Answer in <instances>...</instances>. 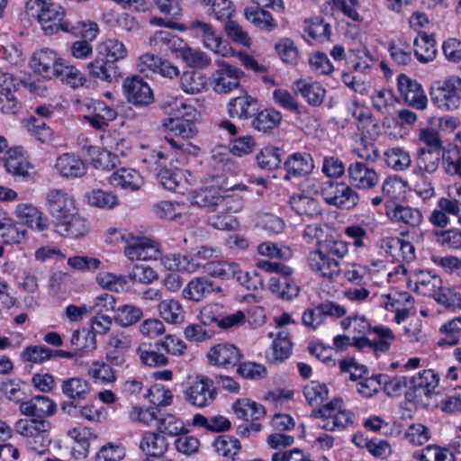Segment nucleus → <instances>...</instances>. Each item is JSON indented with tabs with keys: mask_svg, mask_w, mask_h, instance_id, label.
Wrapping results in <instances>:
<instances>
[{
	"mask_svg": "<svg viewBox=\"0 0 461 461\" xmlns=\"http://www.w3.org/2000/svg\"><path fill=\"white\" fill-rule=\"evenodd\" d=\"M25 8L31 16L37 18L46 35L51 36L60 31L89 40H94L97 35L95 23L77 22L73 24L64 20V8L51 0H26Z\"/></svg>",
	"mask_w": 461,
	"mask_h": 461,
	"instance_id": "f257e3e1",
	"label": "nucleus"
},
{
	"mask_svg": "<svg viewBox=\"0 0 461 461\" xmlns=\"http://www.w3.org/2000/svg\"><path fill=\"white\" fill-rule=\"evenodd\" d=\"M257 266L263 271L279 275L269 279L268 287L272 294L284 300H291L298 295L299 286L291 278L293 269L283 261H258Z\"/></svg>",
	"mask_w": 461,
	"mask_h": 461,
	"instance_id": "f03ea898",
	"label": "nucleus"
},
{
	"mask_svg": "<svg viewBox=\"0 0 461 461\" xmlns=\"http://www.w3.org/2000/svg\"><path fill=\"white\" fill-rule=\"evenodd\" d=\"M342 399L334 398L330 402L314 408L310 417L318 419L317 427L329 431L343 429L353 423V414L342 409Z\"/></svg>",
	"mask_w": 461,
	"mask_h": 461,
	"instance_id": "7ed1b4c3",
	"label": "nucleus"
},
{
	"mask_svg": "<svg viewBox=\"0 0 461 461\" xmlns=\"http://www.w3.org/2000/svg\"><path fill=\"white\" fill-rule=\"evenodd\" d=\"M196 110L190 104L176 101L166 127L182 140L191 139L197 133L194 121Z\"/></svg>",
	"mask_w": 461,
	"mask_h": 461,
	"instance_id": "20e7f679",
	"label": "nucleus"
},
{
	"mask_svg": "<svg viewBox=\"0 0 461 461\" xmlns=\"http://www.w3.org/2000/svg\"><path fill=\"white\" fill-rule=\"evenodd\" d=\"M431 102L443 111H453L461 104V78L452 76L442 82H436L430 88Z\"/></svg>",
	"mask_w": 461,
	"mask_h": 461,
	"instance_id": "39448f33",
	"label": "nucleus"
},
{
	"mask_svg": "<svg viewBox=\"0 0 461 461\" xmlns=\"http://www.w3.org/2000/svg\"><path fill=\"white\" fill-rule=\"evenodd\" d=\"M320 194L328 204L341 209H352L359 201L358 194L344 182L326 181L321 185Z\"/></svg>",
	"mask_w": 461,
	"mask_h": 461,
	"instance_id": "423d86ee",
	"label": "nucleus"
},
{
	"mask_svg": "<svg viewBox=\"0 0 461 461\" xmlns=\"http://www.w3.org/2000/svg\"><path fill=\"white\" fill-rule=\"evenodd\" d=\"M185 399L197 408H204L213 402L217 395L214 381L205 375H198L190 381L184 391Z\"/></svg>",
	"mask_w": 461,
	"mask_h": 461,
	"instance_id": "0eeeda50",
	"label": "nucleus"
},
{
	"mask_svg": "<svg viewBox=\"0 0 461 461\" xmlns=\"http://www.w3.org/2000/svg\"><path fill=\"white\" fill-rule=\"evenodd\" d=\"M217 69L211 75L212 89L217 94H228L240 85V78L244 76L240 68L223 61L216 60Z\"/></svg>",
	"mask_w": 461,
	"mask_h": 461,
	"instance_id": "6e6552de",
	"label": "nucleus"
},
{
	"mask_svg": "<svg viewBox=\"0 0 461 461\" xmlns=\"http://www.w3.org/2000/svg\"><path fill=\"white\" fill-rule=\"evenodd\" d=\"M122 87L127 102L136 107H147L154 102L152 89L140 76L127 77Z\"/></svg>",
	"mask_w": 461,
	"mask_h": 461,
	"instance_id": "1a4fd4ad",
	"label": "nucleus"
},
{
	"mask_svg": "<svg viewBox=\"0 0 461 461\" xmlns=\"http://www.w3.org/2000/svg\"><path fill=\"white\" fill-rule=\"evenodd\" d=\"M126 257L128 259H168L164 257L160 243L145 236L129 240Z\"/></svg>",
	"mask_w": 461,
	"mask_h": 461,
	"instance_id": "9d476101",
	"label": "nucleus"
},
{
	"mask_svg": "<svg viewBox=\"0 0 461 461\" xmlns=\"http://www.w3.org/2000/svg\"><path fill=\"white\" fill-rule=\"evenodd\" d=\"M381 305L387 311L395 312L394 321L400 324L410 315L414 307V298L408 292L392 290L387 294H382Z\"/></svg>",
	"mask_w": 461,
	"mask_h": 461,
	"instance_id": "9b49d317",
	"label": "nucleus"
},
{
	"mask_svg": "<svg viewBox=\"0 0 461 461\" xmlns=\"http://www.w3.org/2000/svg\"><path fill=\"white\" fill-rule=\"evenodd\" d=\"M45 204L57 221L77 210L73 196L64 189H50L46 194Z\"/></svg>",
	"mask_w": 461,
	"mask_h": 461,
	"instance_id": "f8f14e48",
	"label": "nucleus"
},
{
	"mask_svg": "<svg viewBox=\"0 0 461 461\" xmlns=\"http://www.w3.org/2000/svg\"><path fill=\"white\" fill-rule=\"evenodd\" d=\"M397 87L401 96L411 107L423 110L427 107L428 98L421 87V85L416 80H412L404 74H401L397 78Z\"/></svg>",
	"mask_w": 461,
	"mask_h": 461,
	"instance_id": "ddd939ff",
	"label": "nucleus"
},
{
	"mask_svg": "<svg viewBox=\"0 0 461 461\" xmlns=\"http://www.w3.org/2000/svg\"><path fill=\"white\" fill-rule=\"evenodd\" d=\"M62 61L63 59L58 57L56 51L50 49H42L34 52L30 65L35 73L44 78L52 79Z\"/></svg>",
	"mask_w": 461,
	"mask_h": 461,
	"instance_id": "4468645a",
	"label": "nucleus"
},
{
	"mask_svg": "<svg viewBox=\"0 0 461 461\" xmlns=\"http://www.w3.org/2000/svg\"><path fill=\"white\" fill-rule=\"evenodd\" d=\"M209 362L214 366L230 368L235 366L242 358L240 348L231 343H219L207 353Z\"/></svg>",
	"mask_w": 461,
	"mask_h": 461,
	"instance_id": "2eb2a0df",
	"label": "nucleus"
},
{
	"mask_svg": "<svg viewBox=\"0 0 461 461\" xmlns=\"http://www.w3.org/2000/svg\"><path fill=\"white\" fill-rule=\"evenodd\" d=\"M87 68L91 77L107 83L118 82L122 77L118 64L100 54L98 50L96 58L87 65Z\"/></svg>",
	"mask_w": 461,
	"mask_h": 461,
	"instance_id": "dca6fc26",
	"label": "nucleus"
},
{
	"mask_svg": "<svg viewBox=\"0 0 461 461\" xmlns=\"http://www.w3.org/2000/svg\"><path fill=\"white\" fill-rule=\"evenodd\" d=\"M285 180L303 177L312 173L314 162L312 155L306 152H296L290 155L284 163Z\"/></svg>",
	"mask_w": 461,
	"mask_h": 461,
	"instance_id": "f3484780",
	"label": "nucleus"
},
{
	"mask_svg": "<svg viewBox=\"0 0 461 461\" xmlns=\"http://www.w3.org/2000/svg\"><path fill=\"white\" fill-rule=\"evenodd\" d=\"M21 147L11 149L7 151L8 157L5 162L6 171L22 181H28L33 178V167L22 153Z\"/></svg>",
	"mask_w": 461,
	"mask_h": 461,
	"instance_id": "a211bd4d",
	"label": "nucleus"
},
{
	"mask_svg": "<svg viewBox=\"0 0 461 461\" xmlns=\"http://www.w3.org/2000/svg\"><path fill=\"white\" fill-rule=\"evenodd\" d=\"M351 185L358 189H370L379 182L375 170L364 162L351 163L348 168Z\"/></svg>",
	"mask_w": 461,
	"mask_h": 461,
	"instance_id": "6ab92c4d",
	"label": "nucleus"
},
{
	"mask_svg": "<svg viewBox=\"0 0 461 461\" xmlns=\"http://www.w3.org/2000/svg\"><path fill=\"white\" fill-rule=\"evenodd\" d=\"M260 109V104L256 97L249 95L247 92L243 95L231 98L228 104V114L231 118L240 120L252 119Z\"/></svg>",
	"mask_w": 461,
	"mask_h": 461,
	"instance_id": "aec40b11",
	"label": "nucleus"
},
{
	"mask_svg": "<svg viewBox=\"0 0 461 461\" xmlns=\"http://www.w3.org/2000/svg\"><path fill=\"white\" fill-rule=\"evenodd\" d=\"M149 44L161 54L168 55L171 53L176 57H179L187 43L177 35L165 31H158L150 37Z\"/></svg>",
	"mask_w": 461,
	"mask_h": 461,
	"instance_id": "412c9836",
	"label": "nucleus"
},
{
	"mask_svg": "<svg viewBox=\"0 0 461 461\" xmlns=\"http://www.w3.org/2000/svg\"><path fill=\"white\" fill-rule=\"evenodd\" d=\"M441 155V151L429 150L424 147H420L414 159L413 173L420 177H426V176L436 173L438 170L440 161H442Z\"/></svg>",
	"mask_w": 461,
	"mask_h": 461,
	"instance_id": "4be33fe9",
	"label": "nucleus"
},
{
	"mask_svg": "<svg viewBox=\"0 0 461 461\" xmlns=\"http://www.w3.org/2000/svg\"><path fill=\"white\" fill-rule=\"evenodd\" d=\"M131 346V339L123 333L113 334L106 348L105 359L115 366L126 362V353Z\"/></svg>",
	"mask_w": 461,
	"mask_h": 461,
	"instance_id": "5701e85b",
	"label": "nucleus"
},
{
	"mask_svg": "<svg viewBox=\"0 0 461 461\" xmlns=\"http://www.w3.org/2000/svg\"><path fill=\"white\" fill-rule=\"evenodd\" d=\"M89 230V225L77 210L57 221V231L64 237L78 239L85 236Z\"/></svg>",
	"mask_w": 461,
	"mask_h": 461,
	"instance_id": "b1692460",
	"label": "nucleus"
},
{
	"mask_svg": "<svg viewBox=\"0 0 461 461\" xmlns=\"http://www.w3.org/2000/svg\"><path fill=\"white\" fill-rule=\"evenodd\" d=\"M56 409V403L45 395H36L29 401L23 402L20 405V411L23 415L34 419H45L51 416L55 413Z\"/></svg>",
	"mask_w": 461,
	"mask_h": 461,
	"instance_id": "393cba45",
	"label": "nucleus"
},
{
	"mask_svg": "<svg viewBox=\"0 0 461 461\" xmlns=\"http://www.w3.org/2000/svg\"><path fill=\"white\" fill-rule=\"evenodd\" d=\"M152 158L157 164V178L159 184L169 191H176L181 178V173L167 167V158L162 151H155Z\"/></svg>",
	"mask_w": 461,
	"mask_h": 461,
	"instance_id": "a878e982",
	"label": "nucleus"
},
{
	"mask_svg": "<svg viewBox=\"0 0 461 461\" xmlns=\"http://www.w3.org/2000/svg\"><path fill=\"white\" fill-rule=\"evenodd\" d=\"M231 410L234 415L241 420L249 422L259 420L266 416V408L250 399L240 398L233 402Z\"/></svg>",
	"mask_w": 461,
	"mask_h": 461,
	"instance_id": "bb28decb",
	"label": "nucleus"
},
{
	"mask_svg": "<svg viewBox=\"0 0 461 461\" xmlns=\"http://www.w3.org/2000/svg\"><path fill=\"white\" fill-rule=\"evenodd\" d=\"M58 172L64 177H81L86 175L87 166L74 154L64 153L58 157L55 164Z\"/></svg>",
	"mask_w": 461,
	"mask_h": 461,
	"instance_id": "cd10ccee",
	"label": "nucleus"
},
{
	"mask_svg": "<svg viewBox=\"0 0 461 461\" xmlns=\"http://www.w3.org/2000/svg\"><path fill=\"white\" fill-rule=\"evenodd\" d=\"M61 410L73 418H82L91 422H102L105 420L104 409L93 404L80 406L77 402H64Z\"/></svg>",
	"mask_w": 461,
	"mask_h": 461,
	"instance_id": "c85d7f7f",
	"label": "nucleus"
},
{
	"mask_svg": "<svg viewBox=\"0 0 461 461\" xmlns=\"http://www.w3.org/2000/svg\"><path fill=\"white\" fill-rule=\"evenodd\" d=\"M117 117V112L104 101H95L93 113L84 119L95 130H104Z\"/></svg>",
	"mask_w": 461,
	"mask_h": 461,
	"instance_id": "c756f323",
	"label": "nucleus"
},
{
	"mask_svg": "<svg viewBox=\"0 0 461 461\" xmlns=\"http://www.w3.org/2000/svg\"><path fill=\"white\" fill-rule=\"evenodd\" d=\"M16 216L31 229L42 231L49 225L48 218L31 203H20L15 208Z\"/></svg>",
	"mask_w": 461,
	"mask_h": 461,
	"instance_id": "7c9ffc66",
	"label": "nucleus"
},
{
	"mask_svg": "<svg viewBox=\"0 0 461 461\" xmlns=\"http://www.w3.org/2000/svg\"><path fill=\"white\" fill-rule=\"evenodd\" d=\"M110 183L123 190L134 192L142 186L143 178L137 170L122 167L112 174Z\"/></svg>",
	"mask_w": 461,
	"mask_h": 461,
	"instance_id": "2f4dec72",
	"label": "nucleus"
},
{
	"mask_svg": "<svg viewBox=\"0 0 461 461\" xmlns=\"http://www.w3.org/2000/svg\"><path fill=\"white\" fill-rule=\"evenodd\" d=\"M222 193V189L219 186H205L191 191L189 200L192 204L199 207L216 206L224 199Z\"/></svg>",
	"mask_w": 461,
	"mask_h": 461,
	"instance_id": "473e14b6",
	"label": "nucleus"
},
{
	"mask_svg": "<svg viewBox=\"0 0 461 461\" xmlns=\"http://www.w3.org/2000/svg\"><path fill=\"white\" fill-rule=\"evenodd\" d=\"M439 383L438 375L432 369L419 372L410 379V387L420 395H431Z\"/></svg>",
	"mask_w": 461,
	"mask_h": 461,
	"instance_id": "72a5a7b5",
	"label": "nucleus"
},
{
	"mask_svg": "<svg viewBox=\"0 0 461 461\" xmlns=\"http://www.w3.org/2000/svg\"><path fill=\"white\" fill-rule=\"evenodd\" d=\"M289 204L293 211L303 218L313 219L321 214L320 203L316 199L304 194L291 196Z\"/></svg>",
	"mask_w": 461,
	"mask_h": 461,
	"instance_id": "f704fd0d",
	"label": "nucleus"
},
{
	"mask_svg": "<svg viewBox=\"0 0 461 461\" xmlns=\"http://www.w3.org/2000/svg\"><path fill=\"white\" fill-rule=\"evenodd\" d=\"M294 89L312 106H320L325 97L326 90L318 82H308L299 79L294 83Z\"/></svg>",
	"mask_w": 461,
	"mask_h": 461,
	"instance_id": "c9c22d12",
	"label": "nucleus"
},
{
	"mask_svg": "<svg viewBox=\"0 0 461 461\" xmlns=\"http://www.w3.org/2000/svg\"><path fill=\"white\" fill-rule=\"evenodd\" d=\"M167 441L160 433L146 431L140 442V450L147 456L159 457L167 450Z\"/></svg>",
	"mask_w": 461,
	"mask_h": 461,
	"instance_id": "e433bc0d",
	"label": "nucleus"
},
{
	"mask_svg": "<svg viewBox=\"0 0 461 461\" xmlns=\"http://www.w3.org/2000/svg\"><path fill=\"white\" fill-rule=\"evenodd\" d=\"M244 15L249 23L261 31L270 32L278 27V23L273 15L262 8L248 6L244 10Z\"/></svg>",
	"mask_w": 461,
	"mask_h": 461,
	"instance_id": "4c0bfd02",
	"label": "nucleus"
},
{
	"mask_svg": "<svg viewBox=\"0 0 461 461\" xmlns=\"http://www.w3.org/2000/svg\"><path fill=\"white\" fill-rule=\"evenodd\" d=\"M206 14L215 20L225 22L232 18L235 6L231 0H200Z\"/></svg>",
	"mask_w": 461,
	"mask_h": 461,
	"instance_id": "58836bf2",
	"label": "nucleus"
},
{
	"mask_svg": "<svg viewBox=\"0 0 461 461\" xmlns=\"http://www.w3.org/2000/svg\"><path fill=\"white\" fill-rule=\"evenodd\" d=\"M392 220L398 223L405 224L411 228L418 227L423 219L421 212L417 208L394 204V207L387 212Z\"/></svg>",
	"mask_w": 461,
	"mask_h": 461,
	"instance_id": "ea45409f",
	"label": "nucleus"
},
{
	"mask_svg": "<svg viewBox=\"0 0 461 461\" xmlns=\"http://www.w3.org/2000/svg\"><path fill=\"white\" fill-rule=\"evenodd\" d=\"M61 390L69 399L68 402H77L86 399L90 393L91 387L86 380L80 377H71L62 382Z\"/></svg>",
	"mask_w": 461,
	"mask_h": 461,
	"instance_id": "a19ab883",
	"label": "nucleus"
},
{
	"mask_svg": "<svg viewBox=\"0 0 461 461\" xmlns=\"http://www.w3.org/2000/svg\"><path fill=\"white\" fill-rule=\"evenodd\" d=\"M115 366L106 361H94L88 368L87 374L95 384H108L117 380Z\"/></svg>",
	"mask_w": 461,
	"mask_h": 461,
	"instance_id": "79ce46f5",
	"label": "nucleus"
},
{
	"mask_svg": "<svg viewBox=\"0 0 461 461\" xmlns=\"http://www.w3.org/2000/svg\"><path fill=\"white\" fill-rule=\"evenodd\" d=\"M414 55L421 63L432 61L437 55L435 40L426 32L420 33L413 41Z\"/></svg>",
	"mask_w": 461,
	"mask_h": 461,
	"instance_id": "37998d69",
	"label": "nucleus"
},
{
	"mask_svg": "<svg viewBox=\"0 0 461 461\" xmlns=\"http://www.w3.org/2000/svg\"><path fill=\"white\" fill-rule=\"evenodd\" d=\"M51 428L50 422L45 419H21L15 425L14 429L17 433L30 439L35 436L48 432Z\"/></svg>",
	"mask_w": 461,
	"mask_h": 461,
	"instance_id": "c03bdc74",
	"label": "nucleus"
},
{
	"mask_svg": "<svg viewBox=\"0 0 461 461\" xmlns=\"http://www.w3.org/2000/svg\"><path fill=\"white\" fill-rule=\"evenodd\" d=\"M214 451L221 456L235 460V456L241 449V444L238 438L230 435H219L212 444Z\"/></svg>",
	"mask_w": 461,
	"mask_h": 461,
	"instance_id": "a18cd8bd",
	"label": "nucleus"
},
{
	"mask_svg": "<svg viewBox=\"0 0 461 461\" xmlns=\"http://www.w3.org/2000/svg\"><path fill=\"white\" fill-rule=\"evenodd\" d=\"M161 347H157V342L152 344H142L137 349V354L141 361L146 366L156 367L166 366L168 363V358L160 352Z\"/></svg>",
	"mask_w": 461,
	"mask_h": 461,
	"instance_id": "49530a36",
	"label": "nucleus"
},
{
	"mask_svg": "<svg viewBox=\"0 0 461 461\" xmlns=\"http://www.w3.org/2000/svg\"><path fill=\"white\" fill-rule=\"evenodd\" d=\"M282 118L281 113L274 108L262 111L259 109L253 117L252 127L258 131L267 132L278 126Z\"/></svg>",
	"mask_w": 461,
	"mask_h": 461,
	"instance_id": "de8ad7c7",
	"label": "nucleus"
},
{
	"mask_svg": "<svg viewBox=\"0 0 461 461\" xmlns=\"http://www.w3.org/2000/svg\"><path fill=\"white\" fill-rule=\"evenodd\" d=\"M433 299L446 309L455 312L461 310V294L456 290L444 287L439 285L437 289L432 290Z\"/></svg>",
	"mask_w": 461,
	"mask_h": 461,
	"instance_id": "09e8293b",
	"label": "nucleus"
},
{
	"mask_svg": "<svg viewBox=\"0 0 461 461\" xmlns=\"http://www.w3.org/2000/svg\"><path fill=\"white\" fill-rule=\"evenodd\" d=\"M369 334H373L371 339L372 351L375 355L385 353L389 350L395 336L392 330L384 326H375Z\"/></svg>",
	"mask_w": 461,
	"mask_h": 461,
	"instance_id": "8fccbe9b",
	"label": "nucleus"
},
{
	"mask_svg": "<svg viewBox=\"0 0 461 461\" xmlns=\"http://www.w3.org/2000/svg\"><path fill=\"white\" fill-rule=\"evenodd\" d=\"M212 283L203 278H194L183 290L184 298L191 301L199 302L212 293Z\"/></svg>",
	"mask_w": 461,
	"mask_h": 461,
	"instance_id": "3c124183",
	"label": "nucleus"
},
{
	"mask_svg": "<svg viewBox=\"0 0 461 461\" xmlns=\"http://www.w3.org/2000/svg\"><path fill=\"white\" fill-rule=\"evenodd\" d=\"M84 201L94 207L110 210L118 204V197L111 192L93 189L84 195Z\"/></svg>",
	"mask_w": 461,
	"mask_h": 461,
	"instance_id": "603ef678",
	"label": "nucleus"
},
{
	"mask_svg": "<svg viewBox=\"0 0 461 461\" xmlns=\"http://www.w3.org/2000/svg\"><path fill=\"white\" fill-rule=\"evenodd\" d=\"M438 331L441 334V338L438 342V346H454L457 344L461 339V317L447 321L441 325Z\"/></svg>",
	"mask_w": 461,
	"mask_h": 461,
	"instance_id": "864d4df0",
	"label": "nucleus"
},
{
	"mask_svg": "<svg viewBox=\"0 0 461 461\" xmlns=\"http://www.w3.org/2000/svg\"><path fill=\"white\" fill-rule=\"evenodd\" d=\"M238 264L230 261H206L203 264V272L209 276L221 279L234 277Z\"/></svg>",
	"mask_w": 461,
	"mask_h": 461,
	"instance_id": "5fc2aeb1",
	"label": "nucleus"
},
{
	"mask_svg": "<svg viewBox=\"0 0 461 461\" xmlns=\"http://www.w3.org/2000/svg\"><path fill=\"white\" fill-rule=\"evenodd\" d=\"M160 317L167 323L176 324L184 321L185 311L176 300H163L158 305Z\"/></svg>",
	"mask_w": 461,
	"mask_h": 461,
	"instance_id": "6e6d98bb",
	"label": "nucleus"
},
{
	"mask_svg": "<svg viewBox=\"0 0 461 461\" xmlns=\"http://www.w3.org/2000/svg\"><path fill=\"white\" fill-rule=\"evenodd\" d=\"M305 32L308 35L318 42L323 43L329 41L331 35V27L330 23H325L321 17H313L305 21Z\"/></svg>",
	"mask_w": 461,
	"mask_h": 461,
	"instance_id": "4d7b16f0",
	"label": "nucleus"
},
{
	"mask_svg": "<svg viewBox=\"0 0 461 461\" xmlns=\"http://www.w3.org/2000/svg\"><path fill=\"white\" fill-rule=\"evenodd\" d=\"M206 77L197 71H185L180 78L181 88L187 94L201 93L206 86Z\"/></svg>",
	"mask_w": 461,
	"mask_h": 461,
	"instance_id": "13d9d810",
	"label": "nucleus"
},
{
	"mask_svg": "<svg viewBox=\"0 0 461 461\" xmlns=\"http://www.w3.org/2000/svg\"><path fill=\"white\" fill-rule=\"evenodd\" d=\"M72 88L82 86L86 82L84 75L75 67L65 64L64 60L58 68L55 77Z\"/></svg>",
	"mask_w": 461,
	"mask_h": 461,
	"instance_id": "bf43d9fd",
	"label": "nucleus"
},
{
	"mask_svg": "<svg viewBox=\"0 0 461 461\" xmlns=\"http://www.w3.org/2000/svg\"><path fill=\"white\" fill-rule=\"evenodd\" d=\"M156 426L160 434H167L171 437H177L185 429L183 421L170 413L161 414L158 418Z\"/></svg>",
	"mask_w": 461,
	"mask_h": 461,
	"instance_id": "052dcab7",
	"label": "nucleus"
},
{
	"mask_svg": "<svg viewBox=\"0 0 461 461\" xmlns=\"http://www.w3.org/2000/svg\"><path fill=\"white\" fill-rule=\"evenodd\" d=\"M303 393L309 405L318 407L328 398L329 389L325 384L311 381L303 387Z\"/></svg>",
	"mask_w": 461,
	"mask_h": 461,
	"instance_id": "680f3d73",
	"label": "nucleus"
},
{
	"mask_svg": "<svg viewBox=\"0 0 461 461\" xmlns=\"http://www.w3.org/2000/svg\"><path fill=\"white\" fill-rule=\"evenodd\" d=\"M96 282L104 288L121 293L129 289V277L122 275H113L110 272H102L96 276Z\"/></svg>",
	"mask_w": 461,
	"mask_h": 461,
	"instance_id": "e2e57ef3",
	"label": "nucleus"
},
{
	"mask_svg": "<svg viewBox=\"0 0 461 461\" xmlns=\"http://www.w3.org/2000/svg\"><path fill=\"white\" fill-rule=\"evenodd\" d=\"M70 345L77 354L94 350L96 348L95 335L88 330H76L70 338Z\"/></svg>",
	"mask_w": 461,
	"mask_h": 461,
	"instance_id": "0e129e2a",
	"label": "nucleus"
},
{
	"mask_svg": "<svg viewBox=\"0 0 461 461\" xmlns=\"http://www.w3.org/2000/svg\"><path fill=\"white\" fill-rule=\"evenodd\" d=\"M385 161L388 167L397 171L408 168L411 164L409 152L402 148L395 147L388 149L384 152Z\"/></svg>",
	"mask_w": 461,
	"mask_h": 461,
	"instance_id": "69168bd1",
	"label": "nucleus"
},
{
	"mask_svg": "<svg viewBox=\"0 0 461 461\" xmlns=\"http://www.w3.org/2000/svg\"><path fill=\"white\" fill-rule=\"evenodd\" d=\"M97 50L109 59L118 62L127 56V49L122 41L116 39H107L98 45Z\"/></svg>",
	"mask_w": 461,
	"mask_h": 461,
	"instance_id": "338daca9",
	"label": "nucleus"
},
{
	"mask_svg": "<svg viewBox=\"0 0 461 461\" xmlns=\"http://www.w3.org/2000/svg\"><path fill=\"white\" fill-rule=\"evenodd\" d=\"M95 461H126L125 447L109 442L104 445L95 454Z\"/></svg>",
	"mask_w": 461,
	"mask_h": 461,
	"instance_id": "774afa93",
	"label": "nucleus"
}]
</instances>
